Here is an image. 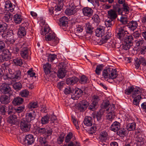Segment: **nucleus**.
<instances>
[{
    "label": "nucleus",
    "mask_w": 146,
    "mask_h": 146,
    "mask_svg": "<svg viewBox=\"0 0 146 146\" xmlns=\"http://www.w3.org/2000/svg\"><path fill=\"white\" fill-rule=\"evenodd\" d=\"M92 118L90 116H86L85 117L84 123V124L88 126H90L92 124Z\"/></svg>",
    "instance_id": "nucleus-26"
},
{
    "label": "nucleus",
    "mask_w": 146,
    "mask_h": 146,
    "mask_svg": "<svg viewBox=\"0 0 146 146\" xmlns=\"http://www.w3.org/2000/svg\"><path fill=\"white\" fill-rule=\"evenodd\" d=\"M88 109L89 110L94 111H95L96 109L97 108L98 105L94 103V102L91 103L90 105H89Z\"/></svg>",
    "instance_id": "nucleus-46"
},
{
    "label": "nucleus",
    "mask_w": 146,
    "mask_h": 146,
    "mask_svg": "<svg viewBox=\"0 0 146 146\" xmlns=\"http://www.w3.org/2000/svg\"><path fill=\"white\" fill-rule=\"evenodd\" d=\"M13 62L15 64L20 66H21L23 64L22 59L20 58L15 59L13 60Z\"/></svg>",
    "instance_id": "nucleus-52"
},
{
    "label": "nucleus",
    "mask_w": 146,
    "mask_h": 146,
    "mask_svg": "<svg viewBox=\"0 0 146 146\" xmlns=\"http://www.w3.org/2000/svg\"><path fill=\"white\" fill-rule=\"evenodd\" d=\"M15 108L13 107L12 106H9L8 110L7 111L9 115L15 113Z\"/></svg>",
    "instance_id": "nucleus-53"
},
{
    "label": "nucleus",
    "mask_w": 146,
    "mask_h": 146,
    "mask_svg": "<svg viewBox=\"0 0 146 146\" xmlns=\"http://www.w3.org/2000/svg\"><path fill=\"white\" fill-rule=\"evenodd\" d=\"M21 72L19 69L16 70L14 74L10 77V78L13 80H19L21 78Z\"/></svg>",
    "instance_id": "nucleus-18"
},
{
    "label": "nucleus",
    "mask_w": 146,
    "mask_h": 146,
    "mask_svg": "<svg viewBox=\"0 0 146 146\" xmlns=\"http://www.w3.org/2000/svg\"><path fill=\"white\" fill-rule=\"evenodd\" d=\"M92 19H93L96 25H98L100 22V20L99 16L97 14H95L93 16Z\"/></svg>",
    "instance_id": "nucleus-51"
},
{
    "label": "nucleus",
    "mask_w": 146,
    "mask_h": 146,
    "mask_svg": "<svg viewBox=\"0 0 146 146\" xmlns=\"http://www.w3.org/2000/svg\"><path fill=\"white\" fill-rule=\"evenodd\" d=\"M21 55L24 59H27L28 57V48L27 47H23L21 50Z\"/></svg>",
    "instance_id": "nucleus-16"
},
{
    "label": "nucleus",
    "mask_w": 146,
    "mask_h": 146,
    "mask_svg": "<svg viewBox=\"0 0 146 146\" xmlns=\"http://www.w3.org/2000/svg\"><path fill=\"white\" fill-rule=\"evenodd\" d=\"M22 84L21 83L16 82L13 85V88L17 91L20 90L22 88Z\"/></svg>",
    "instance_id": "nucleus-48"
},
{
    "label": "nucleus",
    "mask_w": 146,
    "mask_h": 146,
    "mask_svg": "<svg viewBox=\"0 0 146 146\" xmlns=\"http://www.w3.org/2000/svg\"><path fill=\"white\" fill-rule=\"evenodd\" d=\"M85 27L86 33L91 34L93 32L94 28L92 27L90 23H86Z\"/></svg>",
    "instance_id": "nucleus-31"
},
{
    "label": "nucleus",
    "mask_w": 146,
    "mask_h": 146,
    "mask_svg": "<svg viewBox=\"0 0 146 146\" xmlns=\"http://www.w3.org/2000/svg\"><path fill=\"white\" fill-rule=\"evenodd\" d=\"M44 72L46 74H48L51 72V65L48 63L44 64L43 66Z\"/></svg>",
    "instance_id": "nucleus-28"
},
{
    "label": "nucleus",
    "mask_w": 146,
    "mask_h": 146,
    "mask_svg": "<svg viewBox=\"0 0 146 146\" xmlns=\"http://www.w3.org/2000/svg\"><path fill=\"white\" fill-rule=\"evenodd\" d=\"M68 19L65 16L62 17L59 20L58 24L60 27H66L68 23Z\"/></svg>",
    "instance_id": "nucleus-17"
},
{
    "label": "nucleus",
    "mask_w": 146,
    "mask_h": 146,
    "mask_svg": "<svg viewBox=\"0 0 146 146\" xmlns=\"http://www.w3.org/2000/svg\"><path fill=\"white\" fill-rule=\"evenodd\" d=\"M109 108L107 110L108 111L109 113H114V111L115 109V106L113 104L110 105L109 106Z\"/></svg>",
    "instance_id": "nucleus-57"
},
{
    "label": "nucleus",
    "mask_w": 146,
    "mask_h": 146,
    "mask_svg": "<svg viewBox=\"0 0 146 146\" xmlns=\"http://www.w3.org/2000/svg\"><path fill=\"white\" fill-rule=\"evenodd\" d=\"M131 44H131L127 43V42H126V43L124 42V43L123 45V49L126 50L129 49L130 48Z\"/></svg>",
    "instance_id": "nucleus-64"
},
{
    "label": "nucleus",
    "mask_w": 146,
    "mask_h": 146,
    "mask_svg": "<svg viewBox=\"0 0 146 146\" xmlns=\"http://www.w3.org/2000/svg\"><path fill=\"white\" fill-rule=\"evenodd\" d=\"M65 134L64 133H61L58 137L57 140L58 143L61 144L64 140Z\"/></svg>",
    "instance_id": "nucleus-39"
},
{
    "label": "nucleus",
    "mask_w": 146,
    "mask_h": 146,
    "mask_svg": "<svg viewBox=\"0 0 146 146\" xmlns=\"http://www.w3.org/2000/svg\"><path fill=\"white\" fill-rule=\"evenodd\" d=\"M101 127L100 125L96 124L95 125H94L92 127H91L89 130L92 132L91 133H94L97 130L99 129Z\"/></svg>",
    "instance_id": "nucleus-44"
},
{
    "label": "nucleus",
    "mask_w": 146,
    "mask_h": 146,
    "mask_svg": "<svg viewBox=\"0 0 146 146\" xmlns=\"http://www.w3.org/2000/svg\"><path fill=\"white\" fill-rule=\"evenodd\" d=\"M146 46H141L140 47H139L137 49V51L139 52V54H144L145 53Z\"/></svg>",
    "instance_id": "nucleus-49"
},
{
    "label": "nucleus",
    "mask_w": 146,
    "mask_h": 146,
    "mask_svg": "<svg viewBox=\"0 0 146 146\" xmlns=\"http://www.w3.org/2000/svg\"><path fill=\"white\" fill-rule=\"evenodd\" d=\"M11 96V95L8 96L4 95L1 96L0 98V101L1 104H7L10 102V98Z\"/></svg>",
    "instance_id": "nucleus-15"
},
{
    "label": "nucleus",
    "mask_w": 146,
    "mask_h": 146,
    "mask_svg": "<svg viewBox=\"0 0 146 146\" xmlns=\"http://www.w3.org/2000/svg\"><path fill=\"white\" fill-rule=\"evenodd\" d=\"M136 123H129L126 126L127 129L129 131H133L135 129Z\"/></svg>",
    "instance_id": "nucleus-37"
},
{
    "label": "nucleus",
    "mask_w": 146,
    "mask_h": 146,
    "mask_svg": "<svg viewBox=\"0 0 146 146\" xmlns=\"http://www.w3.org/2000/svg\"><path fill=\"white\" fill-rule=\"evenodd\" d=\"M84 15L86 17H90L93 13V11L91 8L86 7L82 9Z\"/></svg>",
    "instance_id": "nucleus-12"
},
{
    "label": "nucleus",
    "mask_w": 146,
    "mask_h": 146,
    "mask_svg": "<svg viewBox=\"0 0 146 146\" xmlns=\"http://www.w3.org/2000/svg\"><path fill=\"white\" fill-rule=\"evenodd\" d=\"M17 121V119L16 116L13 114L11 115L8 117L7 119V122L11 124H15Z\"/></svg>",
    "instance_id": "nucleus-19"
},
{
    "label": "nucleus",
    "mask_w": 146,
    "mask_h": 146,
    "mask_svg": "<svg viewBox=\"0 0 146 146\" xmlns=\"http://www.w3.org/2000/svg\"><path fill=\"white\" fill-rule=\"evenodd\" d=\"M13 52L11 49L5 50L2 52L3 54L0 56V62H3L4 61H7L11 58V52Z\"/></svg>",
    "instance_id": "nucleus-5"
},
{
    "label": "nucleus",
    "mask_w": 146,
    "mask_h": 146,
    "mask_svg": "<svg viewBox=\"0 0 146 146\" xmlns=\"http://www.w3.org/2000/svg\"><path fill=\"white\" fill-rule=\"evenodd\" d=\"M20 94L22 97H26L29 95V92L27 90H25L21 91L20 92Z\"/></svg>",
    "instance_id": "nucleus-63"
},
{
    "label": "nucleus",
    "mask_w": 146,
    "mask_h": 146,
    "mask_svg": "<svg viewBox=\"0 0 146 146\" xmlns=\"http://www.w3.org/2000/svg\"><path fill=\"white\" fill-rule=\"evenodd\" d=\"M74 90V89L72 87H68L66 88L64 90V92L66 94H71V97L72 94H73Z\"/></svg>",
    "instance_id": "nucleus-36"
},
{
    "label": "nucleus",
    "mask_w": 146,
    "mask_h": 146,
    "mask_svg": "<svg viewBox=\"0 0 146 146\" xmlns=\"http://www.w3.org/2000/svg\"><path fill=\"white\" fill-rule=\"evenodd\" d=\"M100 98L99 96L97 95H94L92 98L93 102L94 103H96L97 105L98 104V102L100 100Z\"/></svg>",
    "instance_id": "nucleus-62"
},
{
    "label": "nucleus",
    "mask_w": 146,
    "mask_h": 146,
    "mask_svg": "<svg viewBox=\"0 0 146 146\" xmlns=\"http://www.w3.org/2000/svg\"><path fill=\"white\" fill-rule=\"evenodd\" d=\"M73 134L72 133L70 132L66 136L65 139V142L66 143H69L72 137Z\"/></svg>",
    "instance_id": "nucleus-58"
},
{
    "label": "nucleus",
    "mask_w": 146,
    "mask_h": 146,
    "mask_svg": "<svg viewBox=\"0 0 146 146\" xmlns=\"http://www.w3.org/2000/svg\"><path fill=\"white\" fill-rule=\"evenodd\" d=\"M78 81L79 79L77 77L73 76L67 78L66 80V83L68 85L72 86L76 84Z\"/></svg>",
    "instance_id": "nucleus-13"
},
{
    "label": "nucleus",
    "mask_w": 146,
    "mask_h": 146,
    "mask_svg": "<svg viewBox=\"0 0 146 146\" xmlns=\"http://www.w3.org/2000/svg\"><path fill=\"white\" fill-rule=\"evenodd\" d=\"M20 126L21 129L25 132L30 130V122L23 118L21 119Z\"/></svg>",
    "instance_id": "nucleus-7"
},
{
    "label": "nucleus",
    "mask_w": 146,
    "mask_h": 146,
    "mask_svg": "<svg viewBox=\"0 0 146 146\" xmlns=\"http://www.w3.org/2000/svg\"><path fill=\"white\" fill-rule=\"evenodd\" d=\"M89 104V102L86 101H82L78 104V109L80 111H84L88 106Z\"/></svg>",
    "instance_id": "nucleus-11"
},
{
    "label": "nucleus",
    "mask_w": 146,
    "mask_h": 146,
    "mask_svg": "<svg viewBox=\"0 0 146 146\" xmlns=\"http://www.w3.org/2000/svg\"><path fill=\"white\" fill-rule=\"evenodd\" d=\"M52 131L51 129H46V128L45 132L44 135L46 137V138L47 137H48L49 136H50L52 134Z\"/></svg>",
    "instance_id": "nucleus-60"
},
{
    "label": "nucleus",
    "mask_w": 146,
    "mask_h": 146,
    "mask_svg": "<svg viewBox=\"0 0 146 146\" xmlns=\"http://www.w3.org/2000/svg\"><path fill=\"white\" fill-rule=\"evenodd\" d=\"M35 141L34 137L33 135L29 134L26 136L24 140V143L25 144L28 145L32 144Z\"/></svg>",
    "instance_id": "nucleus-14"
},
{
    "label": "nucleus",
    "mask_w": 146,
    "mask_h": 146,
    "mask_svg": "<svg viewBox=\"0 0 146 146\" xmlns=\"http://www.w3.org/2000/svg\"><path fill=\"white\" fill-rule=\"evenodd\" d=\"M127 25L131 30L133 31L137 28V22L136 21H132L128 23Z\"/></svg>",
    "instance_id": "nucleus-30"
},
{
    "label": "nucleus",
    "mask_w": 146,
    "mask_h": 146,
    "mask_svg": "<svg viewBox=\"0 0 146 146\" xmlns=\"http://www.w3.org/2000/svg\"><path fill=\"white\" fill-rule=\"evenodd\" d=\"M6 106L5 105H0V113L2 115H4L6 112Z\"/></svg>",
    "instance_id": "nucleus-56"
},
{
    "label": "nucleus",
    "mask_w": 146,
    "mask_h": 146,
    "mask_svg": "<svg viewBox=\"0 0 146 146\" xmlns=\"http://www.w3.org/2000/svg\"><path fill=\"white\" fill-rule=\"evenodd\" d=\"M0 91L4 94H8V95L12 96V91L9 85L8 84L3 83L0 86Z\"/></svg>",
    "instance_id": "nucleus-6"
},
{
    "label": "nucleus",
    "mask_w": 146,
    "mask_h": 146,
    "mask_svg": "<svg viewBox=\"0 0 146 146\" xmlns=\"http://www.w3.org/2000/svg\"><path fill=\"white\" fill-rule=\"evenodd\" d=\"M140 64L143 65H146V60L143 57L139 58V60L137 61V68L139 66Z\"/></svg>",
    "instance_id": "nucleus-43"
},
{
    "label": "nucleus",
    "mask_w": 146,
    "mask_h": 146,
    "mask_svg": "<svg viewBox=\"0 0 146 146\" xmlns=\"http://www.w3.org/2000/svg\"><path fill=\"white\" fill-rule=\"evenodd\" d=\"M45 39L46 40H52L53 41V45L54 46L57 44L58 41L55 38V34L54 33L51 32L45 36Z\"/></svg>",
    "instance_id": "nucleus-9"
},
{
    "label": "nucleus",
    "mask_w": 146,
    "mask_h": 146,
    "mask_svg": "<svg viewBox=\"0 0 146 146\" xmlns=\"http://www.w3.org/2000/svg\"><path fill=\"white\" fill-rule=\"evenodd\" d=\"M16 38L15 37V36L11 37L10 38H7V40L5 41L7 44H13Z\"/></svg>",
    "instance_id": "nucleus-47"
},
{
    "label": "nucleus",
    "mask_w": 146,
    "mask_h": 146,
    "mask_svg": "<svg viewBox=\"0 0 146 146\" xmlns=\"http://www.w3.org/2000/svg\"><path fill=\"white\" fill-rule=\"evenodd\" d=\"M104 66L102 64H99L97 66L95 70L96 73L98 75L100 74L101 71L103 70Z\"/></svg>",
    "instance_id": "nucleus-42"
},
{
    "label": "nucleus",
    "mask_w": 146,
    "mask_h": 146,
    "mask_svg": "<svg viewBox=\"0 0 146 146\" xmlns=\"http://www.w3.org/2000/svg\"><path fill=\"white\" fill-rule=\"evenodd\" d=\"M50 28L48 26H46L44 27L43 31L42 30H41V34L43 35H45L46 34L50 32Z\"/></svg>",
    "instance_id": "nucleus-45"
},
{
    "label": "nucleus",
    "mask_w": 146,
    "mask_h": 146,
    "mask_svg": "<svg viewBox=\"0 0 146 146\" xmlns=\"http://www.w3.org/2000/svg\"><path fill=\"white\" fill-rule=\"evenodd\" d=\"M108 19L105 21L106 26L110 28L114 24L115 19L117 15L116 12L112 9L108 11Z\"/></svg>",
    "instance_id": "nucleus-3"
},
{
    "label": "nucleus",
    "mask_w": 146,
    "mask_h": 146,
    "mask_svg": "<svg viewBox=\"0 0 146 146\" xmlns=\"http://www.w3.org/2000/svg\"><path fill=\"white\" fill-rule=\"evenodd\" d=\"M38 106V103L37 101H33L28 104V107L29 109L32 110L37 108Z\"/></svg>",
    "instance_id": "nucleus-34"
},
{
    "label": "nucleus",
    "mask_w": 146,
    "mask_h": 146,
    "mask_svg": "<svg viewBox=\"0 0 146 146\" xmlns=\"http://www.w3.org/2000/svg\"><path fill=\"white\" fill-rule=\"evenodd\" d=\"M117 132V134L121 137H123L126 134V131L124 128L119 129Z\"/></svg>",
    "instance_id": "nucleus-38"
},
{
    "label": "nucleus",
    "mask_w": 146,
    "mask_h": 146,
    "mask_svg": "<svg viewBox=\"0 0 146 146\" xmlns=\"http://www.w3.org/2000/svg\"><path fill=\"white\" fill-rule=\"evenodd\" d=\"M36 115L34 111L30 113H27L26 114L25 119L28 121L30 122L32 120H34L35 117Z\"/></svg>",
    "instance_id": "nucleus-20"
},
{
    "label": "nucleus",
    "mask_w": 146,
    "mask_h": 146,
    "mask_svg": "<svg viewBox=\"0 0 146 146\" xmlns=\"http://www.w3.org/2000/svg\"><path fill=\"white\" fill-rule=\"evenodd\" d=\"M13 19L15 23L17 24L20 23L22 21L21 15L18 14L15 15L14 16Z\"/></svg>",
    "instance_id": "nucleus-40"
},
{
    "label": "nucleus",
    "mask_w": 146,
    "mask_h": 146,
    "mask_svg": "<svg viewBox=\"0 0 146 146\" xmlns=\"http://www.w3.org/2000/svg\"><path fill=\"white\" fill-rule=\"evenodd\" d=\"M5 43L2 41H0V52L5 51Z\"/></svg>",
    "instance_id": "nucleus-59"
},
{
    "label": "nucleus",
    "mask_w": 146,
    "mask_h": 146,
    "mask_svg": "<svg viewBox=\"0 0 146 146\" xmlns=\"http://www.w3.org/2000/svg\"><path fill=\"white\" fill-rule=\"evenodd\" d=\"M83 93V91L78 88L74 89L73 94H72L71 98L74 100H78L82 96Z\"/></svg>",
    "instance_id": "nucleus-10"
},
{
    "label": "nucleus",
    "mask_w": 146,
    "mask_h": 146,
    "mask_svg": "<svg viewBox=\"0 0 146 146\" xmlns=\"http://www.w3.org/2000/svg\"><path fill=\"white\" fill-rule=\"evenodd\" d=\"M87 80V78L85 76L83 75L81 77L79 82L81 84H85L86 83Z\"/></svg>",
    "instance_id": "nucleus-50"
},
{
    "label": "nucleus",
    "mask_w": 146,
    "mask_h": 146,
    "mask_svg": "<svg viewBox=\"0 0 146 146\" xmlns=\"http://www.w3.org/2000/svg\"><path fill=\"white\" fill-rule=\"evenodd\" d=\"M103 113V112L100 111L97 112L93 116L94 120H97L96 123L99 125H100L101 126L102 125V123L104 120Z\"/></svg>",
    "instance_id": "nucleus-8"
},
{
    "label": "nucleus",
    "mask_w": 146,
    "mask_h": 146,
    "mask_svg": "<svg viewBox=\"0 0 146 146\" xmlns=\"http://www.w3.org/2000/svg\"><path fill=\"white\" fill-rule=\"evenodd\" d=\"M141 131L139 129V131H137V134L139 133H141ZM142 135L141 134V133H140L139 134H137V146H141L144 144L143 141V137Z\"/></svg>",
    "instance_id": "nucleus-21"
},
{
    "label": "nucleus",
    "mask_w": 146,
    "mask_h": 146,
    "mask_svg": "<svg viewBox=\"0 0 146 146\" xmlns=\"http://www.w3.org/2000/svg\"><path fill=\"white\" fill-rule=\"evenodd\" d=\"M50 119V116L48 115H46L42 117L41 122L42 124H46L48 123Z\"/></svg>",
    "instance_id": "nucleus-35"
},
{
    "label": "nucleus",
    "mask_w": 146,
    "mask_h": 146,
    "mask_svg": "<svg viewBox=\"0 0 146 146\" xmlns=\"http://www.w3.org/2000/svg\"><path fill=\"white\" fill-rule=\"evenodd\" d=\"M23 101V98L19 97H17L15 98L12 101V103L14 105H19L21 104Z\"/></svg>",
    "instance_id": "nucleus-29"
},
{
    "label": "nucleus",
    "mask_w": 146,
    "mask_h": 146,
    "mask_svg": "<svg viewBox=\"0 0 146 146\" xmlns=\"http://www.w3.org/2000/svg\"><path fill=\"white\" fill-rule=\"evenodd\" d=\"M27 29V27H21L18 29V35L19 37H22L24 36L26 34V30Z\"/></svg>",
    "instance_id": "nucleus-24"
},
{
    "label": "nucleus",
    "mask_w": 146,
    "mask_h": 146,
    "mask_svg": "<svg viewBox=\"0 0 146 146\" xmlns=\"http://www.w3.org/2000/svg\"><path fill=\"white\" fill-rule=\"evenodd\" d=\"M111 35V33L110 32H108L105 35V36L102 38L101 40L102 43H104L106 42L107 40L110 37Z\"/></svg>",
    "instance_id": "nucleus-33"
},
{
    "label": "nucleus",
    "mask_w": 146,
    "mask_h": 146,
    "mask_svg": "<svg viewBox=\"0 0 146 146\" xmlns=\"http://www.w3.org/2000/svg\"><path fill=\"white\" fill-rule=\"evenodd\" d=\"M95 32L96 35L98 37L102 36L104 33V27L102 26L98 27L96 30Z\"/></svg>",
    "instance_id": "nucleus-22"
},
{
    "label": "nucleus",
    "mask_w": 146,
    "mask_h": 146,
    "mask_svg": "<svg viewBox=\"0 0 146 146\" xmlns=\"http://www.w3.org/2000/svg\"><path fill=\"white\" fill-rule=\"evenodd\" d=\"M110 105V103L108 100H105L102 103L100 106L102 109H106Z\"/></svg>",
    "instance_id": "nucleus-41"
},
{
    "label": "nucleus",
    "mask_w": 146,
    "mask_h": 146,
    "mask_svg": "<svg viewBox=\"0 0 146 146\" xmlns=\"http://www.w3.org/2000/svg\"><path fill=\"white\" fill-rule=\"evenodd\" d=\"M56 55L54 54H50L48 56V60L49 62H52L56 58Z\"/></svg>",
    "instance_id": "nucleus-54"
},
{
    "label": "nucleus",
    "mask_w": 146,
    "mask_h": 146,
    "mask_svg": "<svg viewBox=\"0 0 146 146\" xmlns=\"http://www.w3.org/2000/svg\"><path fill=\"white\" fill-rule=\"evenodd\" d=\"M120 123L117 121H115L110 127L111 130L114 132H116L120 129Z\"/></svg>",
    "instance_id": "nucleus-23"
},
{
    "label": "nucleus",
    "mask_w": 146,
    "mask_h": 146,
    "mask_svg": "<svg viewBox=\"0 0 146 146\" xmlns=\"http://www.w3.org/2000/svg\"><path fill=\"white\" fill-rule=\"evenodd\" d=\"M117 37L121 41L124 42L132 44L133 39L131 35H128V32L125 29L124 27H117L116 29Z\"/></svg>",
    "instance_id": "nucleus-1"
},
{
    "label": "nucleus",
    "mask_w": 146,
    "mask_h": 146,
    "mask_svg": "<svg viewBox=\"0 0 146 146\" xmlns=\"http://www.w3.org/2000/svg\"><path fill=\"white\" fill-rule=\"evenodd\" d=\"M108 138V134L107 132L105 131L101 132L99 135V139L102 141H105Z\"/></svg>",
    "instance_id": "nucleus-25"
},
{
    "label": "nucleus",
    "mask_w": 146,
    "mask_h": 146,
    "mask_svg": "<svg viewBox=\"0 0 146 146\" xmlns=\"http://www.w3.org/2000/svg\"><path fill=\"white\" fill-rule=\"evenodd\" d=\"M76 7H68L65 11L66 14L68 15H71L74 14L76 12L75 9Z\"/></svg>",
    "instance_id": "nucleus-27"
},
{
    "label": "nucleus",
    "mask_w": 146,
    "mask_h": 146,
    "mask_svg": "<svg viewBox=\"0 0 146 146\" xmlns=\"http://www.w3.org/2000/svg\"><path fill=\"white\" fill-rule=\"evenodd\" d=\"M133 86H132L129 87L128 88L125 90V93L127 95H129L132 92V97L133 98V104L134 105L137 106V91L136 90H134Z\"/></svg>",
    "instance_id": "nucleus-4"
},
{
    "label": "nucleus",
    "mask_w": 146,
    "mask_h": 146,
    "mask_svg": "<svg viewBox=\"0 0 146 146\" xmlns=\"http://www.w3.org/2000/svg\"><path fill=\"white\" fill-rule=\"evenodd\" d=\"M46 128H38L36 129V131L38 134H44L45 132Z\"/></svg>",
    "instance_id": "nucleus-61"
},
{
    "label": "nucleus",
    "mask_w": 146,
    "mask_h": 146,
    "mask_svg": "<svg viewBox=\"0 0 146 146\" xmlns=\"http://www.w3.org/2000/svg\"><path fill=\"white\" fill-rule=\"evenodd\" d=\"M57 76L59 78H62L65 76V73L62 70L60 69L58 70Z\"/></svg>",
    "instance_id": "nucleus-55"
},
{
    "label": "nucleus",
    "mask_w": 146,
    "mask_h": 146,
    "mask_svg": "<svg viewBox=\"0 0 146 146\" xmlns=\"http://www.w3.org/2000/svg\"><path fill=\"white\" fill-rule=\"evenodd\" d=\"M102 76L109 82H111V80H113L114 79L117 78V81L116 82L117 83L121 81L123 79V77H122L120 78H118L117 76L118 74L116 70L115 69H113L110 68H108L106 69H104L102 72Z\"/></svg>",
    "instance_id": "nucleus-2"
},
{
    "label": "nucleus",
    "mask_w": 146,
    "mask_h": 146,
    "mask_svg": "<svg viewBox=\"0 0 146 146\" xmlns=\"http://www.w3.org/2000/svg\"><path fill=\"white\" fill-rule=\"evenodd\" d=\"M8 25L5 23L0 21V33L4 32L5 31H7Z\"/></svg>",
    "instance_id": "nucleus-32"
}]
</instances>
